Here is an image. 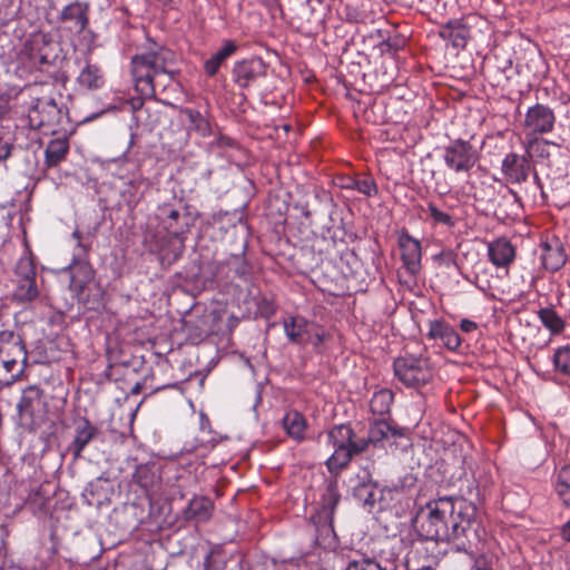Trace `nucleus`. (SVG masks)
<instances>
[{
  "instance_id": "obj_1",
  "label": "nucleus",
  "mask_w": 570,
  "mask_h": 570,
  "mask_svg": "<svg viewBox=\"0 0 570 570\" xmlns=\"http://www.w3.org/2000/svg\"><path fill=\"white\" fill-rule=\"evenodd\" d=\"M414 528L422 540L458 542L459 550L476 547L484 529L476 520L475 505L459 497H439L421 507Z\"/></svg>"
},
{
  "instance_id": "obj_2",
  "label": "nucleus",
  "mask_w": 570,
  "mask_h": 570,
  "mask_svg": "<svg viewBox=\"0 0 570 570\" xmlns=\"http://www.w3.org/2000/svg\"><path fill=\"white\" fill-rule=\"evenodd\" d=\"M173 62L174 52L158 45L135 56L131 72L136 91L145 99L154 98L157 86L166 88L174 80L175 71L169 69Z\"/></svg>"
},
{
  "instance_id": "obj_3",
  "label": "nucleus",
  "mask_w": 570,
  "mask_h": 570,
  "mask_svg": "<svg viewBox=\"0 0 570 570\" xmlns=\"http://www.w3.org/2000/svg\"><path fill=\"white\" fill-rule=\"evenodd\" d=\"M156 218L166 235L154 236V249L159 253L163 263L173 264L184 253L185 237L193 225L191 215L184 206L163 204L157 208Z\"/></svg>"
},
{
  "instance_id": "obj_4",
  "label": "nucleus",
  "mask_w": 570,
  "mask_h": 570,
  "mask_svg": "<svg viewBox=\"0 0 570 570\" xmlns=\"http://www.w3.org/2000/svg\"><path fill=\"white\" fill-rule=\"evenodd\" d=\"M28 354L24 343L13 331L0 332V385H10L24 372Z\"/></svg>"
},
{
  "instance_id": "obj_5",
  "label": "nucleus",
  "mask_w": 570,
  "mask_h": 570,
  "mask_svg": "<svg viewBox=\"0 0 570 570\" xmlns=\"http://www.w3.org/2000/svg\"><path fill=\"white\" fill-rule=\"evenodd\" d=\"M69 288L75 293L78 302L83 304H99L104 297V289L95 279V271L86 259L73 258L69 267Z\"/></svg>"
},
{
  "instance_id": "obj_6",
  "label": "nucleus",
  "mask_w": 570,
  "mask_h": 570,
  "mask_svg": "<svg viewBox=\"0 0 570 570\" xmlns=\"http://www.w3.org/2000/svg\"><path fill=\"white\" fill-rule=\"evenodd\" d=\"M17 411L22 428L35 430L41 426L48 417V401L43 391L37 385L23 389Z\"/></svg>"
},
{
  "instance_id": "obj_7",
  "label": "nucleus",
  "mask_w": 570,
  "mask_h": 570,
  "mask_svg": "<svg viewBox=\"0 0 570 570\" xmlns=\"http://www.w3.org/2000/svg\"><path fill=\"white\" fill-rule=\"evenodd\" d=\"M283 327L288 342L302 347L312 345L318 351L326 338L325 330L321 325L303 316L284 318Z\"/></svg>"
},
{
  "instance_id": "obj_8",
  "label": "nucleus",
  "mask_w": 570,
  "mask_h": 570,
  "mask_svg": "<svg viewBox=\"0 0 570 570\" xmlns=\"http://www.w3.org/2000/svg\"><path fill=\"white\" fill-rule=\"evenodd\" d=\"M67 114L53 98H37L29 108L28 120L31 128L53 134L67 118Z\"/></svg>"
},
{
  "instance_id": "obj_9",
  "label": "nucleus",
  "mask_w": 570,
  "mask_h": 570,
  "mask_svg": "<svg viewBox=\"0 0 570 570\" xmlns=\"http://www.w3.org/2000/svg\"><path fill=\"white\" fill-rule=\"evenodd\" d=\"M394 374L407 387L417 389L429 383L433 376L429 360L421 356L405 355L393 363Z\"/></svg>"
},
{
  "instance_id": "obj_10",
  "label": "nucleus",
  "mask_w": 570,
  "mask_h": 570,
  "mask_svg": "<svg viewBox=\"0 0 570 570\" xmlns=\"http://www.w3.org/2000/svg\"><path fill=\"white\" fill-rule=\"evenodd\" d=\"M354 436L353 429L346 424L335 425L328 431L327 439L334 451L325 464L331 473H338L350 464L348 448Z\"/></svg>"
},
{
  "instance_id": "obj_11",
  "label": "nucleus",
  "mask_w": 570,
  "mask_h": 570,
  "mask_svg": "<svg viewBox=\"0 0 570 570\" xmlns=\"http://www.w3.org/2000/svg\"><path fill=\"white\" fill-rule=\"evenodd\" d=\"M443 160L454 173H469L479 160V153L470 141L459 138L444 147Z\"/></svg>"
},
{
  "instance_id": "obj_12",
  "label": "nucleus",
  "mask_w": 570,
  "mask_h": 570,
  "mask_svg": "<svg viewBox=\"0 0 570 570\" xmlns=\"http://www.w3.org/2000/svg\"><path fill=\"white\" fill-rule=\"evenodd\" d=\"M556 114L552 108L543 104L529 107L523 121L525 137L550 134L554 129Z\"/></svg>"
},
{
  "instance_id": "obj_13",
  "label": "nucleus",
  "mask_w": 570,
  "mask_h": 570,
  "mask_svg": "<svg viewBox=\"0 0 570 570\" xmlns=\"http://www.w3.org/2000/svg\"><path fill=\"white\" fill-rule=\"evenodd\" d=\"M233 80L242 89L258 85L267 76V65L259 57L237 61L233 67Z\"/></svg>"
},
{
  "instance_id": "obj_14",
  "label": "nucleus",
  "mask_w": 570,
  "mask_h": 570,
  "mask_svg": "<svg viewBox=\"0 0 570 570\" xmlns=\"http://www.w3.org/2000/svg\"><path fill=\"white\" fill-rule=\"evenodd\" d=\"M397 245L403 267L410 275L415 276L421 271L422 247L420 240L403 229L399 235Z\"/></svg>"
},
{
  "instance_id": "obj_15",
  "label": "nucleus",
  "mask_w": 570,
  "mask_h": 570,
  "mask_svg": "<svg viewBox=\"0 0 570 570\" xmlns=\"http://www.w3.org/2000/svg\"><path fill=\"white\" fill-rule=\"evenodd\" d=\"M532 166L525 155L509 153L501 164V173L509 184H522L528 180Z\"/></svg>"
},
{
  "instance_id": "obj_16",
  "label": "nucleus",
  "mask_w": 570,
  "mask_h": 570,
  "mask_svg": "<svg viewBox=\"0 0 570 570\" xmlns=\"http://www.w3.org/2000/svg\"><path fill=\"white\" fill-rule=\"evenodd\" d=\"M100 433L97 425L87 417H80L75 422V436L68 445V451L72 453L73 460L82 458V452L87 445L94 441Z\"/></svg>"
},
{
  "instance_id": "obj_17",
  "label": "nucleus",
  "mask_w": 570,
  "mask_h": 570,
  "mask_svg": "<svg viewBox=\"0 0 570 570\" xmlns=\"http://www.w3.org/2000/svg\"><path fill=\"white\" fill-rule=\"evenodd\" d=\"M426 336L430 340H440L442 345L451 352H456L462 344L461 336L454 327L442 320L430 321Z\"/></svg>"
},
{
  "instance_id": "obj_18",
  "label": "nucleus",
  "mask_w": 570,
  "mask_h": 570,
  "mask_svg": "<svg viewBox=\"0 0 570 570\" xmlns=\"http://www.w3.org/2000/svg\"><path fill=\"white\" fill-rule=\"evenodd\" d=\"M540 248L541 264L544 269L549 272H557L564 266L568 256L559 238L554 237L550 240L543 242Z\"/></svg>"
},
{
  "instance_id": "obj_19",
  "label": "nucleus",
  "mask_w": 570,
  "mask_h": 570,
  "mask_svg": "<svg viewBox=\"0 0 570 570\" xmlns=\"http://www.w3.org/2000/svg\"><path fill=\"white\" fill-rule=\"evenodd\" d=\"M63 23H68L71 30L80 33L89 24V4L76 1L66 6L59 16Z\"/></svg>"
},
{
  "instance_id": "obj_20",
  "label": "nucleus",
  "mask_w": 570,
  "mask_h": 570,
  "mask_svg": "<svg viewBox=\"0 0 570 570\" xmlns=\"http://www.w3.org/2000/svg\"><path fill=\"white\" fill-rule=\"evenodd\" d=\"M488 256L495 267H509L515 258V247L508 238L500 237L488 243Z\"/></svg>"
},
{
  "instance_id": "obj_21",
  "label": "nucleus",
  "mask_w": 570,
  "mask_h": 570,
  "mask_svg": "<svg viewBox=\"0 0 570 570\" xmlns=\"http://www.w3.org/2000/svg\"><path fill=\"white\" fill-rule=\"evenodd\" d=\"M214 512L213 501L205 497H194L188 505L183 510V518L185 521H191L195 523L207 522Z\"/></svg>"
},
{
  "instance_id": "obj_22",
  "label": "nucleus",
  "mask_w": 570,
  "mask_h": 570,
  "mask_svg": "<svg viewBox=\"0 0 570 570\" xmlns=\"http://www.w3.org/2000/svg\"><path fill=\"white\" fill-rule=\"evenodd\" d=\"M336 185L342 189L356 190L357 193L373 197L377 195V185L375 180L367 176H338Z\"/></svg>"
},
{
  "instance_id": "obj_23",
  "label": "nucleus",
  "mask_w": 570,
  "mask_h": 570,
  "mask_svg": "<svg viewBox=\"0 0 570 570\" xmlns=\"http://www.w3.org/2000/svg\"><path fill=\"white\" fill-rule=\"evenodd\" d=\"M439 36L454 48H464L469 38V29L462 19H451L441 27Z\"/></svg>"
},
{
  "instance_id": "obj_24",
  "label": "nucleus",
  "mask_w": 570,
  "mask_h": 570,
  "mask_svg": "<svg viewBox=\"0 0 570 570\" xmlns=\"http://www.w3.org/2000/svg\"><path fill=\"white\" fill-rule=\"evenodd\" d=\"M282 425L286 435L292 440L298 443L305 440L307 421L301 412L296 410L287 411L282 419Z\"/></svg>"
},
{
  "instance_id": "obj_25",
  "label": "nucleus",
  "mask_w": 570,
  "mask_h": 570,
  "mask_svg": "<svg viewBox=\"0 0 570 570\" xmlns=\"http://www.w3.org/2000/svg\"><path fill=\"white\" fill-rule=\"evenodd\" d=\"M105 73L101 68L87 61L77 77V83L86 90H98L105 85Z\"/></svg>"
},
{
  "instance_id": "obj_26",
  "label": "nucleus",
  "mask_w": 570,
  "mask_h": 570,
  "mask_svg": "<svg viewBox=\"0 0 570 570\" xmlns=\"http://www.w3.org/2000/svg\"><path fill=\"white\" fill-rule=\"evenodd\" d=\"M353 495L362 505L372 509L381 495V491L368 475L353 487Z\"/></svg>"
},
{
  "instance_id": "obj_27",
  "label": "nucleus",
  "mask_w": 570,
  "mask_h": 570,
  "mask_svg": "<svg viewBox=\"0 0 570 570\" xmlns=\"http://www.w3.org/2000/svg\"><path fill=\"white\" fill-rule=\"evenodd\" d=\"M69 153V139L66 136L51 139L45 149V164L48 168L57 167Z\"/></svg>"
},
{
  "instance_id": "obj_28",
  "label": "nucleus",
  "mask_w": 570,
  "mask_h": 570,
  "mask_svg": "<svg viewBox=\"0 0 570 570\" xmlns=\"http://www.w3.org/2000/svg\"><path fill=\"white\" fill-rule=\"evenodd\" d=\"M238 49L234 40H224L223 46L204 63V69L207 76L214 77L225 60L232 57Z\"/></svg>"
},
{
  "instance_id": "obj_29",
  "label": "nucleus",
  "mask_w": 570,
  "mask_h": 570,
  "mask_svg": "<svg viewBox=\"0 0 570 570\" xmlns=\"http://www.w3.org/2000/svg\"><path fill=\"white\" fill-rule=\"evenodd\" d=\"M370 441L376 445L384 440L397 439L403 436V430L396 425H392L389 421L381 419L375 420L368 429Z\"/></svg>"
},
{
  "instance_id": "obj_30",
  "label": "nucleus",
  "mask_w": 570,
  "mask_h": 570,
  "mask_svg": "<svg viewBox=\"0 0 570 570\" xmlns=\"http://www.w3.org/2000/svg\"><path fill=\"white\" fill-rule=\"evenodd\" d=\"M537 316L550 335H560L567 325L566 320L554 309L553 306L541 307Z\"/></svg>"
},
{
  "instance_id": "obj_31",
  "label": "nucleus",
  "mask_w": 570,
  "mask_h": 570,
  "mask_svg": "<svg viewBox=\"0 0 570 570\" xmlns=\"http://www.w3.org/2000/svg\"><path fill=\"white\" fill-rule=\"evenodd\" d=\"M553 485L562 504L570 509V464L563 465L557 472Z\"/></svg>"
},
{
  "instance_id": "obj_32",
  "label": "nucleus",
  "mask_w": 570,
  "mask_h": 570,
  "mask_svg": "<svg viewBox=\"0 0 570 570\" xmlns=\"http://www.w3.org/2000/svg\"><path fill=\"white\" fill-rule=\"evenodd\" d=\"M420 210L428 215L432 226L440 225L452 228L455 225V220L452 215L439 208L434 202H429L425 207L420 206Z\"/></svg>"
},
{
  "instance_id": "obj_33",
  "label": "nucleus",
  "mask_w": 570,
  "mask_h": 570,
  "mask_svg": "<svg viewBox=\"0 0 570 570\" xmlns=\"http://www.w3.org/2000/svg\"><path fill=\"white\" fill-rule=\"evenodd\" d=\"M37 273L31 250L26 247L24 254L18 259L13 281L36 279Z\"/></svg>"
},
{
  "instance_id": "obj_34",
  "label": "nucleus",
  "mask_w": 570,
  "mask_h": 570,
  "mask_svg": "<svg viewBox=\"0 0 570 570\" xmlns=\"http://www.w3.org/2000/svg\"><path fill=\"white\" fill-rule=\"evenodd\" d=\"M16 284L13 298L19 303L33 302L39 296V288L36 279L13 281Z\"/></svg>"
},
{
  "instance_id": "obj_35",
  "label": "nucleus",
  "mask_w": 570,
  "mask_h": 570,
  "mask_svg": "<svg viewBox=\"0 0 570 570\" xmlns=\"http://www.w3.org/2000/svg\"><path fill=\"white\" fill-rule=\"evenodd\" d=\"M394 394L389 389H382L375 392L371 399L370 407L373 414L385 415L390 413Z\"/></svg>"
},
{
  "instance_id": "obj_36",
  "label": "nucleus",
  "mask_w": 570,
  "mask_h": 570,
  "mask_svg": "<svg viewBox=\"0 0 570 570\" xmlns=\"http://www.w3.org/2000/svg\"><path fill=\"white\" fill-rule=\"evenodd\" d=\"M341 500L338 487L336 482L327 484L324 493L322 494V511L326 518L332 519L334 511Z\"/></svg>"
},
{
  "instance_id": "obj_37",
  "label": "nucleus",
  "mask_w": 570,
  "mask_h": 570,
  "mask_svg": "<svg viewBox=\"0 0 570 570\" xmlns=\"http://www.w3.org/2000/svg\"><path fill=\"white\" fill-rule=\"evenodd\" d=\"M549 141L539 139L538 136L525 137V156L529 160L532 158H546L549 156Z\"/></svg>"
},
{
  "instance_id": "obj_38",
  "label": "nucleus",
  "mask_w": 570,
  "mask_h": 570,
  "mask_svg": "<svg viewBox=\"0 0 570 570\" xmlns=\"http://www.w3.org/2000/svg\"><path fill=\"white\" fill-rule=\"evenodd\" d=\"M189 120L191 125V129L197 131L200 136L207 137L210 135L212 129L209 121L204 118V116L200 114V111L191 108H183L180 110Z\"/></svg>"
},
{
  "instance_id": "obj_39",
  "label": "nucleus",
  "mask_w": 570,
  "mask_h": 570,
  "mask_svg": "<svg viewBox=\"0 0 570 570\" xmlns=\"http://www.w3.org/2000/svg\"><path fill=\"white\" fill-rule=\"evenodd\" d=\"M134 483L138 484L146 493L149 492L150 489L157 483L158 478L155 474L153 468L148 465H139L137 466L134 475Z\"/></svg>"
},
{
  "instance_id": "obj_40",
  "label": "nucleus",
  "mask_w": 570,
  "mask_h": 570,
  "mask_svg": "<svg viewBox=\"0 0 570 570\" xmlns=\"http://www.w3.org/2000/svg\"><path fill=\"white\" fill-rule=\"evenodd\" d=\"M553 366L556 372L570 376V344L556 348L553 354Z\"/></svg>"
},
{
  "instance_id": "obj_41",
  "label": "nucleus",
  "mask_w": 570,
  "mask_h": 570,
  "mask_svg": "<svg viewBox=\"0 0 570 570\" xmlns=\"http://www.w3.org/2000/svg\"><path fill=\"white\" fill-rule=\"evenodd\" d=\"M223 266H227L229 272H233L235 276L240 278L246 277L249 272V267L243 255H232L219 264L220 268H223Z\"/></svg>"
},
{
  "instance_id": "obj_42",
  "label": "nucleus",
  "mask_w": 570,
  "mask_h": 570,
  "mask_svg": "<svg viewBox=\"0 0 570 570\" xmlns=\"http://www.w3.org/2000/svg\"><path fill=\"white\" fill-rule=\"evenodd\" d=\"M118 177L126 180L127 188L124 190V195H128L136 200L137 190L144 183L142 175L137 170L130 177H125L124 175H118Z\"/></svg>"
},
{
  "instance_id": "obj_43",
  "label": "nucleus",
  "mask_w": 570,
  "mask_h": 570,
  "mask_svg": "<svg viewBox=\"0 0 570 570\" xmlns=\"http://www.w3.org/2000/svg\"><path fill=\"white\" fill-rule=\"evenodd\" d=\"M50 42V36L42 32L33 33L30 38L31 50L37 51L41 60L47 58V53L43 52V47L48 46Z\"/></svg>"
},
{
  "instance_id": "obj_44",
  "label": "nucleus",
  "mask_w": 570,
  "mask_h": 570,
  "mask_svg": "<svg viewBox=\"0 0 570 570\" xmlns=\"http://www.w3.org/2000/svg\"><path fill=\"white\" fill-rule=\"evenodd\" d=\"M345 570H385L372 558H360L351 560Z\"/></svg>"
},
{
  "instance_id": "obj_45",
  "label": "nucleus",
  "mask_w": 570,
  "mask_h": 570,
  "mask_svg": "<svg viewBox=\"0 0 570 570\" xmlns=\"http://www.w3.org/2000/svg\"><path fill=\"white\" fill-rule=\"evenodd\" d=\"M276 305L273 301L263 297L257 303V312L264 318H271L276 313Z\"/></svg>"
},
{
  "instance_id": "obj_46",
  "label": "nucleus",
  "mask_w": 570,
  "mask_h": 570,
  "mask_svg": "<svg viewBox=\"0 0 570 570\" xmlns=\"http://www.w3.org/2000/svg\"><path fill=\"white\" fill-rule=\"evenodd\" d=\"M370 443H372V441H370V435L367 438H361V439H355V436L352 438V442L348 448L350 462L352 461L354 455H357V454L366 451Z\"/></svg>"
},
{
  "instance_id": "obj_47",
  "label": "nucleus",
  "mask_w": 570,
  "mask_h": 570,
  "mask_svg": "<svg viewBox=\"0 0 570 570\" xmlns=\"http://www.w3.org/2000/svg\"><path fill=\"white\" fill-rule=\"evenodd\" d=\"M14 149L13 140L10 136H0V163L6 161Z\"/></svg>"
},
{
  "instance_id": "obj_48",
  "label": "nucleus",
  "mask_w": 570,
  "mask_h": 570,
  "mask_svg": "<svg viewBox=\"0 0 570 570\" xmlns=\"http://www.w3.org/2000/svg\"><path fill=\"white\" fill-rule=\"evenodd\" d=\"M460 328L463 333H472L478 328V324L469 318H463L460 322Z\"/></svg>"
},
{
  "instance_id": "obj_49",
  "label": "nucleus",
  "mask_w": 570,
  "mask_h": 570,
  "mask_svg": "<svg viewBox=\"0 0 570 570\" xmlns=\"http://www.w3.org/2000/svg\"><path fill=\"white\" fill-rule=\"evenodd\" d=\"M471 570H493L483 556L475 559Z\"/></svg>"
},
{
  "instance_id": "obj_50",
  "label": "nucleus",
  "mask_w": 570,
  "mask_h": 570,
  "mask_svg": "<svg viewBox=\"0 0 570 570\" xmlns=\"http://www.w3.org/2000/svg\"><path fill=\"white\" fill-rule=\"evenodd\" d=\"M72 237L77 239V242H78V246H79V247H81V243H80V240H81V234H80V232H79V230H75V232L72 233Z\"/></svg>"
},
{
  "instance_id": "obj_51",
  "label": "nucleus",
  "mask_w": 570,
  "mask_h": 570,
  "mask_svg": "<svg viewBox=\"0 0 570 570\" xmlns=\"http://www.w3.org/2000/svg\"><path fill=\"white\" fill-rule=\"evenodd\" d=\"M177 384L176 383H173V384H166V385H163V386H158L156 387L154 391L157 392V391H161L164 389H171V387H176Z\"/></svg>"
},
{
  "instance_id": "obj_52",
  "label": "nucleus",
  "mask_w": 570,
  "mask_h": 570,
  "mask_svg": "<svg viewBox=\"0 0 570 570\" xmlns=\"http://www.w3.org/2000/svg\"><path fill=\"white\" fill-rule=\"evenodd\" d=\"M140 390H141V385H140V383H136V384L134 385V387L131 389V393H132V394H138V393L140 392Z\"/></svg>"
},
{
  "instance_id": "obj_53",
  "label": "nucleus",
  "mask_w": 570,
  "mask_h": 570,
  "mask_svg": "<svg viewBox=\"0 0 570 570\" xmlns=\"http://www.w3.org/2000/svg\"><path fill=\"white\" fill-rule=\"evenodd\" d=\"M303 215L308 218L311 216V213L308 212V209H304L303 210Z\"/></svg>"
},
{
  "instance_id": "obj_54",
  "label": "nucleus",
  "mask_w": 570,
  "mask_h": 570,
  "mask_svg": "<svg viewBox=\"0 0 570 570\" xmlns=\"http://www.w3.org/2000/svg\"><path fill=\"white\" fill-rule=\"evenodd\" d=\"M534 179H535L537 181H539V176H538V174H537L535 171H534Z\"/></svg>"
},
{
  "instance_id": "obj_55",
  "label": "nucleus",
  "mask_w": 570,
  "mask_h": 570,
  "mask_svg": "<svg viewBox=\"0 0 570 570\" xmlns=\"http://www.w3.org/2000/svg\"><path fill=\"white\" fill-rule=\"evenodd\" d=\"M311 0H307V2H309ZM318 3H323L325 2L326 0H316Z\"/></svg>"
}]
</instances>
